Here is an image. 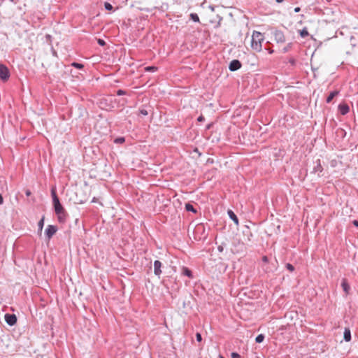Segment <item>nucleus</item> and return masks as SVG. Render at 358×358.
Here are the masks:
<instances>
[{
	"label": "nucleus",
	"mask_w": 358,
	"mask_h": 358,
	"mask_svg": "<svg viewBox=\"0 0 358 358\" xmlns=\"http://www.w3.org/2000/svg\"><path fill=\"white\" fill-rule=\"evenodd\" d=\"M51 196L52 198V203L55 208V212L57 215L58 221L60 223H64L66 222L68 214L59 201V197L57 196V194L56 187H52Z\"/></svg>",
	"instance_id": "nucleus-1"
},
{
	"label": "nucleus",
	"mask_w": 358,
	"mask_h": 358,
	"mask_svg": "<svg viewBox=\"0 0 358 358\" xmlns=\"http://www.w3.org/2000/svg\"><path fill=\"white\" fill-rule=\"evenodd\" d=\"M264 41V36L262 33L253 31L251 39V48L256 52H261L262 50V43Z\"/></svg>",
	"instance_id": "nucleus-2"
},
{
	"label": "nucleus",
	"mask_w": 358,
	"mask_h": 358,
	"mask_svg": "<svg viewBox=\"0 0 358 358\" xmlns=\"http://www.w3.org/2000/svg\"><path fill=\"white\" fill-rule=\"evenodd\" d=\"M274 40L277 43L283 44L286 41V37L284 32L281 30L275 29L272 33Z\"/></svg>",
	"instance_id": "nucleus-3"
},
{
	"label": "nucleus",
	"mask_w": 358,
	"mask_h": 358,
	"mask_svg": "<svg viewBox=\"0 0 358 358\" xmlns=\"http://www.w3.org/2000/svg\"><path fill=\"white\" fill-rule=\"evenodd\" d=\"M10 78L8 69L3 64H0V78L3 81H7Z\"/></svg>",
	"instance_id": "nucleus-4"
},
{
	"label": "nucleus",
	"mask_w": 358,
	"mask_h": 358,
	"mask_svg": "<svg viewBox=\"0 0 358 358\" xmlns=\"http://www.w3.org/2000/svg\"><path fill=\"white\" fill-rule=\"evenodd\" d=\"M57 229V227L55 225H48L47 227L45 234L48 241L56 234Z\"/></svg>",
	"instance_id": "nucleus-5"
},
{
	"label": "nucleus",
	"mask_w": 358,
	"mask_h": 358,
	"mask_svg": "<svg viewBox=\"0 0 358 358\" xmlns=\"http://www.w3.org/2000/svg\"><path fill=\"white\" fill-rule=\"evenodd\" d=\"M4 317L6 323L10 326H13L17 323V320L15 314L6 313Z\"/></svg>",
	"instance_id": "nucleus-6"
},
{
	"label": "nucleus",
	"mask_w": 358,
	"mask_h": 358,
	"mask_svg": "<svg viewBox=\"0 0 358 358\" xmlns=\"http://www.w3.org/2000/svg\"><path fill=\"white\" fill-rule=\"evenodd\" d=\"M323 171V167L321 164V161L320 159H317L315 162V165L313 167V173H317L318 176H322L321 173Z\"/></svg>",
	"instance_id": "nucleus-7"
},
{
	"label": "nucleus",
	"mask_w": 358,
	"mask_h": 358,
	"mask_svg": "<svg viewBox=\"0 0 358 358\" xmlns=\"http://www.w3.org/2000/svg\"><path fill=\"white\" fill-rule=\"evenodd\" d=\"M241 62L239 60L234 59L230 62L229 69L230 71H234L239 69L241 67Z\"/></svg>",
	"instance_id": "nucleus-8"
},
{
	"label": "nucleus",
	"mask_w": 358,
	"mask_h": 358,
	"mask_svg": "<svg viewBox=\"0 0 358 358\" xmlns=\"http://www.w3.org/2000/svg\"><path fill=\"white\" fill-rule=\"evenodd\" d=\"M338 110L342 115H345L350 112V107L348 103L343 102L338 105Z\"/></svg>",
	"instance_id": "nucleus-9"
},
{
	"label": "nucleus",
	"mask_w": 358,
	"mask_h": 358,
	"mask_svg": "<svg viewBox=\"0 0 358 358\" xmlns=\"http://www.w3.org/2000/svg\"><path fill=\"white\" fill-rule=\"evenodd\" d=\"M162 266V264L160 261L155 260L154 262V273L157 276H159L162 274V272L161 270Z\"/></svg>",
	"instance_id": "nucleus-10"
},
{
	"label": "nucleus",
	"mask_w": 358,
	"mask_h": 358,
	"mask_svg": "<svg viewBox=\"0 0 358 358\" xmlns=\"http://www.w3.org/2000/svg\"><path fill=\"white\" fill-rule=\"evenodd\" d=\"M341 287H343V291L346 294H349L350 286L349 283L348 282L347 279L343 278L341 282Z\"/></svg>",
	"instance_id": "nucleus-11"
},
{
	"label": "nucleus",
	"mask_w": 358,
	"mask_h": 358,
	"mask_svg": "<svg viewBox=\"0 0 358 358\" xmlns=\"http://www.w3.org/2000/svg\"><path fill=\"white\" fill-rule=\"evenodd\" d=\"M182 274L184 275L187 276L189 278H193L192 272L187 267L183 266L182 268Z\"/></svg>",
	"instance_id": "nucleus-12"
},
{
	"label": "nucleus",
	"mask_w": 358,
	"mask_h": 358,
	"mask_svg": "<svg viewBox=\"0 0 358 358\" xmlns=\"http://www.w3.org/2000/svg\"><path fill=\"white\" fill-rule=\"evenodd\" d=\"M338 94H339V91H338V90H334L333 92H331L327 98V100H326L327 103H331L332 101V100L334 99V98L335 96H336Z\"/></svg>",
	"instance_id": "nucleus-13"
},
{
	"label": "nucleus",
	"mask_w": 358,
	"mask_h": 358,
	"mask_svg": "<svg viewBox=\"0 0 358 358\" xmlns=\"http://www.w3.org/2000/svg\"><path fill=\"white\" fill-rule=\"evenodd\" d=\"M344 340L347 342L351 341V331L350 328L345 327L344 331Z\"/></svg>",
	"instance_id": "nucleus-14"
},
{
	"label": "nucleus",
	"mask_w": 358,
	"mask_h": 358,
	"mask_svg": "<svg viewBox=\"0 0 358 358\" xmlns=\"http://www.w3.org/2000/svg\"><path fill=\"white\" fill-rule=\"evenodd\" d=\"M227 213L229 217L234 222V223L238 225V219L236 214L231 210H228Z\"/></svg>",
	"instance_id": "nucleus-15"
},
{
	"label": "nucleus",
	"mask_w": 358,
	"mask_h": 358,
	"mask_svg": "<svg viewBox=\"0 0 358 358\" xmlns=\"http://www.w3.org/2000/svg\"><path fill=\"white\" fill-rule=\"evenodd\" d=\"M243 233L247 236V241L248 242H250L252 241V238L253 236V234L251 232V231L250 230L249 227H247V231H243Z\"/></svg>",
	"instance_id": "nucleus-16"
},
{
	"label": "nucleus",
	"mask_w": 358,
	"mask_h": 358,
	"mask_svg": "<svg viewBox=\"0 0 358 358\" xmlns=\"http://www.w3.org/2000/svg\"><path fill=\"white\" fill-rule=\"evenodd\" d=\"M185 210L189 212H193L194 213H196V210L194 207L189 203L185 204Z\"/></svg>",
	"instance_id": "nucleus-17"
},
{
	"label": "nucleus",
	"mask_w": 358,
	"mask_h": 358,
	"mask_svg": "<svg viewBox=\"0 0 358 358\" xmlns=\"http://www.w3.org/2000/svg\"><path fill=\"white\" fill-rule=\"evenodd\" d=\"M71 66L78 69H83L84 68L83 64L78 62H73L71 64Z\"/></svg>",
	"instance_id": "nucleus-18"
},
{
	"label": "nucleus",
	"mask_w": 358,
	"mask_h": 358,
	"mask_svg": "<svg viewBox=\"0 0 358 358\" xmlns=\"http://www.w3.org/2000/svg\"><path fill=\"white\" fill-rule=\"evenodd\" d=\"M158 68L155 66H150L145 68V71L155 72L157 71Z\"/></svg>",
	"instance_id": "nucleus-19"
},
{
	"label": "nucleus",
	"mask_w": 358,
	"mask_h": 358,
	"mask_svg": "<svg viewBox=\"0 0 358 358\" xmlns=\"http://www.w3.org/2000/svg\"><path fill=\"white\" fill-rule=\"evenodd\" d=\"M300 35L302 38H306L309 35V33L306 28L303 29L300 31Z\"/></svg>",
	"instance_id": "nucleus-20"
},
{
	"label": "nucleus",
	"mask_w": 358,
	"mask_h": 358,
	"mask_svg": "<svg viewBox=\"0 0 358 358\" xmlns=\"http://www.w3.org/2000/svg\"><path fill=\"white\" fill-rule=\"evenodd\" d=\"M190 18L194 21V22H199V17L198 16V15L196 13H192L190 15Z\"/></svg>",
	"instance_id": "nucleus-21"
},
{
	"label": "nucleus",
	"mask_w": 358,
	"mask_h": 358,
	"mask_svg": "<svg viewBox=\"0 0 358 358\" xmlns=\"http://www.w3.org/2000/svg\"><path fill=\"white\" fill-rule=\"evenodd\" d=\"M264 340V336L263 334L258 335L255 338V341L258 343L263 342Z\"/></svg>",
	"instance_id": "nucleus-22"
},
{
	"label": "nucleus",
	"mask_w": 358,
	"mask_h": 358,
	"mask_svg": "<svg viewBox=\"0 0 358 358\" xmlns=\"http://www.w3.org/2000/svg\"><path fill=\"white\" fill-rule=\"evenodd\" d=\"M43 224H44V217H43L41 218V220L38 222V230H39L40 231H42L43 227Z\"/></svg>",
	"instance_id": "nucleus-23"
},
{
	"label": "nucleus",
	"mask_w": 358,
	"mask_h": 358,
	"mask_svg": "<svg viewBox=\"0 0 358 358\" xmlns=\"http://www.w3.org/2000/svg\"><path fill=\"white\" fill-rule=\"evenodd\" d=\"M104 7L107 10L109 11H112L113 10V6L108 2H105Z\"/></svg>",
	"instance_id": "nucleus-24"
},
{
	"label": "nucleus",
	"mask_w": 358,
	"mask_h": 358,
	"mask_svg": "<svg viewBox=\"0 0 358 358\" xmlns=\"http://www.w3.org/2000/svg\"><path fill=\"white\" fill-rule=\"evenodd\" d=\"M285 267L290 272H293L294 271V269H295L294 266L292 264H289V263H287L286 264Z\"/></svg>",
	"instance_id": "nucleus-25"
},
{
	"label": "nucleus",
	"mask_w": 358,
	"mask_h": 358,
	"mask_svg": "<svg viewBox=\"0 0 358 358\" xmlns=\"http://www.w3.org/2000/svg\"><path fill=\"white\" fill-rule=\"evenodd\" d=\"M117 95L122 96V95H127V92L125 90H118L116 92Z\"/></svg>",
	"instance_id": "nucleus-26"
},
{
	"label": "nucleus",
	"mask_w": 358,
	"mask_h": 358,
	"mask_svg": "<svg viewBox=\"0 0 358 358\" xmlns=\"http://www.w3.org/2000/svg\"><path fill=\"white\" fill-rule=\"evenodd\" d=\"M296 59L293 57H291L289 59V63L292 65V66H295L296 65Z\"/></svg>",
	"instance_id": "nucleus-27"
},
{
	"label": "nucleus",
	"mask_w": 358,
	"mask_h": 358,
	"mask_svg": "<svg viewBox=\"0 0 358 358\" xmlns=\"http://www.w3.org/2000/svg\"><path fill=\"white\" fill-rule=\"evenodd\" d=\"M292 48V43H289L286 47L283 48V52H288Z\"/></svg>",
	"instance_id": "nucleus-28"
},
{
	"label": "nucleus",
	"mask_w": 358,
	"mask_h": 358,
	"mask_svg": "<svg viewBox=\"0 0 358 358\" xmlns=\"http://www.w3.org/2000/svg\"><path fill=\"white\" fill-rule=\"evenodd\" d=\"M196 338L198 342H201L202 341V337L200 333L196 334Z\"/></svg>",
	"instance_id": "nucleus-29"
},
{
	"label": "nucleus",
	"mask_w": 358,
	"mask_h": 358,
	"mask_svg": "<svg viewBox=\"0 0 358 358\" xmlns=\"http://www.w3.org/2000/svg\"><path fill=\"white\" fill-rule=\"evenodd\" d=\"M231 358H241V355L236 352H232Z\"/></svg>",
	"instance_id": "nucleus-30"
},
{
	"label": "nucleus",
	"mask_w": 358,
	"mask_h": 358,
	"mask_svg": "<svg viewBox=\"0 0 358 358\" xmlns=\"http://www.w3.org/2000/svg\"><path fill=\"white\" fill-rule=\"evenodd\" d=\"M140 113L143 115H147L148 114V112L147 111V110L145 109H141L140 110Z\"/></svg>",
	"instance_id": "nucleus-31"
},
{
	"label": "nucleus",
	"mask_w": 358,
	"mask_h": 358,
	"mask_svg": "<svg viewBox=\"0 0 358 358\" xmlns=\"http://www.w3.org/2000/svg\"><path fill=\"white\" fill-rule=\"evenodd\" d=\"M196 230H197V231L204 230V227L202 224H199L196 227Z\"/></svg>",
	"instance_id": "nucleus-32"
},
{
	"label": "nucleus",
	"mask_w": 358,
	"mask_h": 358,
	"mask_svg": "<svg viewBox=\"0 0 358 358\" xmlns=\"http://www.w3.org/2000/svg\"><path fill=\"white\" fill-rule=\"evenodd\" d=\"M98 43L101 45V46H103L106 45V42L103 40V39H98Z\"/></svg>",
	"instance_id": "nucleus-33"
},
{
	"label": "nucleus",
	"mask_w": 358,
	"mask_h": 358,
	"mask_svg": "<svg viewBox=\"0 0 358 358\" xmlns=\"http://www.w3.org/2000/svg\"><path fill=\"white\" fill-rule=\"evenodd\" d=\"M204 120H205V117H204L202 115H201L197 118V121H198V122H203Z\"/></svg>",
	"instance_id": "nucleus-34"
},
{
	"label": "nucleus",
	"mask_w": 358,
	"mask_h": 358,
	"mask_svg": "<svg viewBox=\"0 0 358 358\" xmlns=\"http://www.w3.org/2000/svg\"><path fill=\"white\" fill-rule=\"evenodd\" d=\"M262 262H263L264 263H266H266H268V257H267V256H263V257H262Z\"/></svg>",
	"instance_id": "nucleus-35"
},
{
	"label": "nucleus",
	"mask_w": 358,
	"mask_h": 358,
	"mask_svg": "<svg viewBox=\"0 0 358 358\" xmlns=\"http://www.w3.org/2000/svg\"><path fill=\"white\" fill-rule=\"evenodd\" d=\"M265 49L268 52L269 54H273L274 50L271 48H265Z\"/></svg>",
	"instance_id": "nucleus-36"
},
{
	"label": "nucleus",
	"mask_w": 358,
	"mask_h": 358,
	"mask_svg": "<svg viewBox=\"0 0 358 358\" xmlns=\"http://www.w3.org/2000/svg\"><path fill=\"white\" fill-rule=\"evenodd\" d=\"M25 194H26L27 196H29L31 194V191L29 189H27L25 191Z\"/></svg>",
	"instance_id": "nucleus-37"
},
{
	"label": "nucleus",
	"mask_w": 358,
	"mask_h": 358,
	"mask_svg": "<svg viewBox=\"0 0 358 358\" xmlns=\"http://www.w3.org/2000/svg\"><path fill=\"white\" fill-rule=\"evenodd\" d=\"M352 224H353L355 227H358V220H354V221L352 222Z\"/></svg>",
	"instance_id": "nucleus-38"
},
{
	"label": "nucleus",
	"mask_w": 358,
	"mask_h": 358,
	"mask_svg": "<svg viewBox=\"0 0 358 358\" xmlns=\"http://www.w3.org/2000/svg\"><path fill=\"white\" fill-rule=\"evenodd\" d=\"M3 198L2 195L0 194V204H3Z\"/></svg>",
	"instance_id": "nucleus-39"
},
{
	"label": "nucleus",
	"mask_w": 358,
	"mask_h": 358,
	"mask_svg": "<svg viewBox=\"0 0 358 358\" xmlns=\"http://www.w3.org/2000/svg\"><path fill=\"white\" fill-rule=\"evenodd\" d=\"M300 10H301V8H300L299 7H296V8H294V11H295L296 13L299 12V11H300Z\"/></svg>",
	"instance_id": "nucleus-40"
},
{
	"label": "nucleus",
	"mask_w": 358,
	"mask_h": 358,
	"mask_svg": "<svg viewBox=\"0 0 358 358\" xmlns=\"http://www.w3.org/2000/svg\"><path fill=\"white\" fill-rule=\"evenodd\" d=\"M284 0H276V2L278 3H282Z\"/></svg>",
	"instance_id": "nucleus-41"
},
{
	"label": "nucleus",
	"mask_w": 358,
	"mask_h": 358,
	"mask_svg": "<svg viewBox=\"0 0 358 358\" xmlns=\"http://www.w3.org/2000/svg\"><path fill=\"white\" fill-rule=\"evenodd\" d=\"M117 141H124V139L122 138L117 139Z\"/></svg>",
	"instance_id": "nucleus-42"
},
{
	"label": "nucleus",
	"mask_w": 358,
	"mask_h": 358,
	"mask_svg": "<svg viewBox=\"0 0 358 358\" xmlns=\"http://www.w3.org/2000/svg\"><path fill=\"white\" fill-rule=\"evenodd\" d=\"M11 2H15V0H10Z\"/></svg>",
	"instance_id": "nucleus-43"
},
{
	"label": "nucleus",
	"mask_w": 358,
	"mask_h": 358,
	"mask_svg": "<svg viewBox=\"0 0 358 358\" xmlns=\"http://www.w3.org/2000/svg\"><path fill=\"white\" fill-rule=\"evenodd\" d=\"M222 358H224V357H222Z\"/></svg>",
	"instance_id": "nucleus-44"
}]
</instances>
